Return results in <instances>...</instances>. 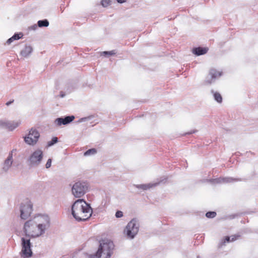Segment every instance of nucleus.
Segmentation results:
<instances>
[{
    "instance_id": "1",
    "label": "nucleus",
    "mask_w": 258,
    "mask_h": 258,
    "mask_svg": "<svg viewBox=\"0 0 258 258\" xmlns=\"http://www.w3.org/2000/svg\"><path fill=\"white\" fill-rule=\"evenodd\" d=\"M45 223L38 224L35 219L30 220L25 223L24 232L26 236L31 237H39L45 233V230L50 226L49 216H44Z\"/></svg>"
},
{
    "instance_id": "2",
    "label": "nucleus",
    "mask_w": 258,
    "mask_h": 258,
    "mask_svg": "<svg viewBox=\"0 0 258 258\" xmlns=\"http://www.w3.org/2000/svg\"><path fill=\"white\" fill-rule=\"evenodd\" d=\"M93 210L90 205L83 199H78L72 206V214L78 221H85L92 215Z\"/></svg>"
},
{
    "instance_id": "3",
    "label": "nucleus",
    "mask_w": 258,
    "mask_h": 258,
    "mask_svg": "<svg viewBox=\"0 0 258 258\" xmlns=\"http://www.w3.org/2000/svg\"><path fill=\"white\" fill-rule=\"evenodd\" d=\"M99 242V245L96 252L90 254L88 258H110L114 248L113 242L107 238L101 239Z\"/></svg>"
},
{
    "instance_id": "4",
    "label": "nucleus",
    "mask_w": 258,
    "mask_h": 258,
    "mask_svg": "<svg viewBox=\"0 0 258 258\" xmlns=\"http://www.w3.org/2000/svg\"><path fill=\"white\" fill-rule=\"evenodd\" d=\"M89 183L86 181H78L72 187V193L76 198L82 197L88 191Z\"/></svg>"
},
{
    "instance_id": "5",
    "label": "nucleus",
    "mask_w": 258,
    "mask_h": 258,
    "mask_svg": "<svg viewBox=\"0 0 258 258\" xmlns=\"http://www.w3.org/2000/svg\"><path fill=\"white\" fill-rule=\"evenodd\" d=\"M139 230V223L136 219H133L126 226L124 230V234L127 238L132 239L138 234Z\"/></svg>"
},
{
    "instance_id": "6",
    "label": "nucleus",
    "mask_w": 258,
    "mask_h": 258,
    "mask_svg": "<svg viewBox=\"0 0 258 258\" xmlns=\"http://www.w3.org/2000/svg\"><path fill=\"white\" fill-rule=\"evenodd\" d=\"M22 250L21 256L23 258H28L32 255L33 252L31 249V243L29 239L24 237L21 238Z\"/></svg>"
},
{
    "instance_id": "7",
    "label": "nucleus",
    "mask_w": 258,
    "mask_h": 258,
    "mask_svg": "<svg viewBox=\"0 0 258 258\" xmlns=\"http://www.w3.org/2000/svg\"><path fill=\"white\" fill-rule=\"evenodd\" d=\"M43 152L40 149H37L33 152L28 158L30 166H38L40 164L43 159Z\"/></svg>"
},
{
    "instance_id": "8",
    "label": "nucleus",
    "mask_w": 258,
    "mask_h": 258,
    "mask_svg": "<svg viewBox=\"0 0 258 258\" xmlns=\"http://www.w3.org/2000/svg\"><path fill=\"white\" fill-rule=\"evenodd\" d=\"M222 72L217 71L215 69H211L204 81V84L206 85H210L214 83L216 80L222 76Z\"/></svg>"
},
{
    "instance_id": "9",
    "label": "nucleus",
    "mask_w": 258,
    "mask_h": 258,
    "mask_svg": "<svg viewBox=\"0 0 258 258\" xmlns=\"http://www.w3.org/2000/svg\"><path fill=\"white\" fill-rule=\"evenodd\" d=\"M39 137L40 134L38 131L32 128L29 131L28 135L24 137V139L27 144L34 145L37 142Z\"/></svg>"
},
{
    "instance_id": "10",
    "label": "nucleus",
    "mask_w": 258,
    "mask_h": 258,
    "mask_svg": "<svg viewBox=\"0 0 258 258\" xmlns=\"http://www.w3.org/2000/svg\"><path fill=\"white\" fill-rule=\"evenodd\" d=\"M33 205L31 202L28 201L26 203L21 204L20 207V217L22 219H27L32 212Z\"/></svg>"
},
{
    "instance_id": "11",
    "label": "nucleus",
    "mask_w": 258,
    "mask_h": 258,
    "mask_svg": "<svg viewBox=\"0 0 258 258\" xmlns=\"http://www.w3.org/2000/svg\"><path fill=\"white\" fill-rule=\"evenodd\" d=\"M243 179L240 178H233L230 177H219L210 180L214 184L226 183L243 181Z\"/></svg>"
},
{
    "instance_id": "12",
    "label": "nucleus",
    "mask_w": 258,
    "mask_h": 258,
    "mask_svg": "<svg viewBox=\"0 0 258 258\" xmlns=\"http://www.w3.org/2000/svg\"><path fill=\"white\" fill-rule=\"evenodd\" d=\"M75 119L74 115L66 116L64 117H60L56 118L54 120V124L57 126L62 125H67L71 123Z\"/></svg>"
},
{
    "instance_id": "13",
    "label": "nucleus",
    "mask_w": 258,
    "mask_h": 258,
    "mask_svg": "<svg viewBox=\"0 0 258 258\" xmlns=\"http://www.w3.org/2000/svg\"><path fill=\"white\" fill-rule=\"evenodd\" d=\"M166 180V178H163L162 179H160L157 182H154V183H149L148 184H137L135 185V186L141 189L144 190H146L149 189H150L152 187H154L158 185H159L160 183L162 182H165Z\"/></svg>"
},
{
    "instance_id": "14",
    "label": "nucleus",
    "mask_w": 258,
    "mask_h": 258,
    "mask_svg": "<svg viewBox=\"0 0 258 258\" xmlns=\"http://www.w3.org/2000/svg\"><path fill=\"white\" fill-rule=\"evenodd\" d=\"M13 150L9 153L8 157L4 161L3 167V170L4 172H7L13 163Z\"/></svg>"
},
{
    "instance_id": "15",
    "label": "nucleus",
    "mask_w": 258,
    "mask_h": 258,
    "mask_svg": "<svg viewBox=\"0 0 258 258\" xmlns=\"http://www.w3.org/2000/svg\"><path fill=\"white\" fill-rule=\"evenodd\" d=\"M208 50V48L207 47H195L192 49V53L197 55L200 56L206 54Z\"/></svg>"
},
{
    "instance_id": "16",
    "label": "nucleus",
    "mask_w": 258,
    "mask_h": 258,
    "mask_svg": "<svg viewBox=\"0 0 258 258\" xmlns=\"http://www.w3.org/2000/svg\"><path fill=\"white\" fill-rule=\"evenodd\" d=\"M20 120H8L7 129L10 131H12L17 128L20 124Z\"/></svg>"
},
{
    "instance_id": "17",
    "label": "nucleus",
    "mask_w": 258,
    "mask_h": 258,
    "mask_svg": "<svg viewBox=\"0 0 258 258\" xmlns=\"http://www.w3.org/2000/svg\"><path fill=\"white\" fill-rule=\"evenodd\" d=\"M33 48L30 45H26L25 47L21 51L20 54L25 57L28 56L32 52Z\"/></svg>"
},
{
    "instance_id": "18",
    "label": "nucleus",
    "mask_w": 258,
    "mask_h": 258,
    "mask_svg": "<svg viewBox=\"0 0 258 258\" xmlns=\"http://www.w3.org/2000/svg\"><path fill=\"white\" fill-rule=\"evenodd\" d=\"M23 36V34L22 32L15 33L11 38H9L6 43L8 45L12 43L14 40H17L22 38Z\"/></svg>"
},
{
    "instance_id": "19",
    "label": "nucleus",
    "mask_w": 258,
    "mask_h": 258,
    "mask_svg": "<svg viewBox=\"0 0 258 258\" xmlns=\"http://www.w3.org/2000/svg\"><path fill=\"white\" fill-rule=\"evenodd\" d=\"M236 239V237L235 235L231 236H226L224 238L221 240L219 243V246H222L224 245L226 242H229L234 241Z\"/></svg>"
},
{
    "instance_id": "20",
    "label": "nucleus",
    "mask_w": 258,
    "mask_h": 258,
    "mask_svg": "<svg viewBox=\"0 0 258 258\" xmlns=\"http://www.w3.org/2000/svg\"><path fill=\"white\" fill-rule=\"evenodd\" d=\"M211 93L213 95L214 99L218 103L222 102V97L221 94L217 92H215L213 90L211 91Z\"/></svg>"
},
{
    "instance_id": "21",
    "label": "nucleus",
    "mask_w": 258,
    "mask_h": 258,
    "mask_svg": "<svg viewBox=\"0 0 258 258\" xmlns=\"http://www.w3.org/2000/svg\"><path fill=\"white\" fill-rule=\"evenodd\" d=\"M49 22L47 19H43L42 20H39L37 22V24L39 27H48L49 26Z\"/></svg>"
},
{
    "instance_id": "22",
    "label": "nucleus",
    "mask_w": 258,
    "mask_h": 258,
    "mask_svg": "<svg viewBox=\"0 0 258 258\" xmlns=\"http://www.w3.org/2000/svg\"><path fill=\"white\" fill-rule=\"evenodd\" d=\"M97 153V150L95 148H92L88 150L84 153V156H89L94 155Z\"/></svg>"
},
{
    "instance_id": "23",
    "label": "nucleus",
    "mask_w": 258,
    "mask_h": 258,
    "mask_svg": "<svg viewBox=\"0 0 258 258\" xmlns=\"http://www.w3.org/2000/svg\"><path fill=\"white\" fill-rule=\"evenodd\" d=\"M116 52L115 50H111V51H103L101 54L102 55L105 56H110V55H115L116 54Z\"/></svg>"
},
{
    "instance_id": "24",
    "label": "nucleus",
    "mask_w": 258,
    "mask_h": 258,
    "mask_svg": "<svg viewBox=\"0 0 258 258\" xmlns=\"http://www.w3.org/2000/svg\"><path fill=\"white\" fill-rule=\"evenodd\" d=\"M111 4V1L110 0H102L101 1V5L103 7L106 8Z\"/></svg>"
},
{
    "instance_id": "25",
    "label": "nucleus",
    "mask_w": 258,
    "mask_h": 258,
    "mask_svg": "<svg viewBox=\"0 0 258 258\" xmlns=\"http://www.w3.org/2000/svg\"><path fill=\"white\" fill-rule=\"evenodd\" d=\"M44 216H48L47 215H41L37 217H35V220L36 219H37L38 221L39 222L38 224H43L45 223V220L44 218Z\"/></svg>"
},
{
    "instance_id": "26",
    "label": "nucleus",
    "mask_w": 258,
    "mask_h": 258,
    "mask_svg": "<svg viewBox=\"0 0 258 258\" xmlns=\"http://www.w3.org/2000/svg\"><path fill=\"white\" fill-rule=\"evenodd\" d=\"M58 142V139L57 137H53L51 140L48 142L47 146L50 147L56 144Z\"/></svg>"
},
{
    "instance_id": "27",
    "label": "nucleus",
    "mask_w": 258,
    "mask_h": 258,
    "mask_svg": "<svg viewBox=\"0 0 258 258\" xmlns=\"http://www.w3.org/2000/svg\"><path fill=\"white\" fill-rule=\"evenodd\" d=\"M216 216V213L214 211L208 212L206 214V216L208 218H213Z\"/></svg>"
},
{
    "instance_id": "28",
    "label": "nucleus",
    "mask_w": 258,
    "mask_h": 258,
    "mask_svg": "<svg viewBox=\"0 0 258 258\" xmlns=\"http://www.w3.org/2000/svg\"><path fill=\"white\" fill-rule=\"evenodd\" d=\"M8 120H0V127L3 128L7 129Z\"/></svg>"
},
{
    "instance_id": "29",
    "label": "nucleus",
    "mask_w": 258,
    "mask_h": 258,
    "mask_svg": "<svg viewBox=\"0 0 258 258\" xmlns=\"http://www.w3.org/2000/svg\"><path fill=\"white\" fill-rule=\"evenodd\" d=\"M123 216V213L121 211H117L115 213V217L117 218Z\"/></svg>"
},
{
    "instance_id": "30",
    "label": "nucleus",
    "mask_w": 258,
    "mask_h": 258,
    "mask_svg": "<svg viewBox=\"0 0 258 258\" xmlns=\"http://www.w3.org/2000/svg\"><path fill=\"white\" fill-rule=\"evenodd\" d=\"M51 162L52 160L51 159H48L46 164H45V167L46 168H49L51 167Z\"/></svg>"
},
{
    "instance_id": "31",
    "label": "nucleus",
    "mask_w": 258,
    "mask_h": 258,
    "mask_svg": "<svg viewBox=\"0 0 258 258\" xmlns=\"http://www.w3.org/2000/svg\"><path fill=\"white\" fill-rule=\"evenodd\" d=\"M38 27V24L37 25L34 24V25H32L30 27H29V30H36L37 29Z\"/></svg>"
},
{
    "instance_id": "32",
    "label": "nucleus",
    "mask_w": 258,
    "mask_h": 258,
    "mask_svg": "<svg viewBox=\"0 0 258 258\" xmlns=\"http://www.w3.org/2000/svg\"><path fill=\"white\" fill-rule=\"evenodd\" d=\"M89 119V117H83V118H80L79 120H78V122H83V121H87L88 120V119Z\"/></svg>"
},
{
    "instance_id": "33",
    "label": "nucleus",
    "mask_w": 258,
    "mask_h": 258,
    "mask_svg": "<svg viewBox=\"0 0 258 258\" xmlns=\"http://www.w3.org/2000/svg\"><path fill=\"white\" fill-rule=\"evenodd\" d=\"M197 132V130H191V131L190 132H187L186 133L184 134V135H190L191 134H193V133H195Z\"/></svg>"
},
{
    "instance_id": "34",
    "label": "nucleus",
    "mask_w": 258,
    "mask_h": 258,
    "mask_svg": "<svg viewBox=\"0 0 258 258\" xmlns=\"http://www.w3.org/2000/svg\"><path fill=\"white\" fill-rule=\"evenodd\" d=\"M65 95H66V94H65V93H64L63 92L61 91V92H60V97L61 98H63V97H64L65 96Z\"/></svg>"
},
{
    "instance_id": "35",
    "label": "nucleus",
    "mask_w": 258,
    "mask_h": 258,
    "mask_svg": "<svg viewBox=\"0 0 258 258\" xmlns=\"http://www.w3.org/2000/svg\"><path fill=\"white\" fill-rule=\"evenodd\" d=\"M117 3L119 4H122L123 3H125L126 2V0H116Z\"/></svg>"
},
{
    "instance_id": "36",
    "label": "nucleus",
    "mask_w": 258,
    "mask_h": 258,
    "mask_svg": "<svg viewBox=\"0 0 258 258\" xmlns=\"http://www.w3.org/2000/svg\"><path fill=\"white\" fill-rule=\"evenodd\" d=\"M13 102H14V100H13L12 101H9L8 102H7L6 104V105L9 106L10 104H11Z\"/></svg>"
}]
</instances>
